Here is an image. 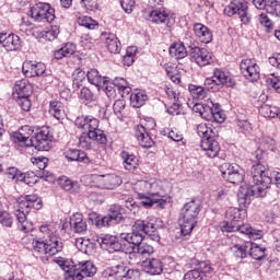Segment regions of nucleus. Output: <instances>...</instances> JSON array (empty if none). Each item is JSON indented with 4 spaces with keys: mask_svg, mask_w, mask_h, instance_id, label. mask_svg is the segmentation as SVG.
I'll return each instance as SVG.
<instances>
[{
    "mask_svg": "<svg viewBox=\"0 0 280 280\" xmlns=\"http://www.w3.org/2000/svg\"><path fill=\"white\" fill-rule=\"evenodd\" d=\"M252 177L254 185L241 188L237 192V201L241 207L250 205L252 198H264L267 194V189L272 185V173L268 165L256 163L252 167Z\"/></svg>",
    "mask_w": 280,
    "mask_h": 280,
    "instance_id": "obj_1",
    "label": "nucleus"
},
{
    "mask_svg": "<svg viewBox=\"0 0 280 280\" xmlns=\"http://www.w3.org/2000/svg\"><path fill=\"white\" fill-rule=\"evenodd\" d=\"M52 261L63 270L66 280H82L86 277H94L97 272V267L91 260L75 265L69 259L57 257Z\"/></svg>",
    "mask_w": 280,
    "mask_h": 280,
    "instance_id": "obj_2",
    "label": "nucleus"
},
{
    "mask_svg": "<svg viewBox=\"0 0 280 280\" xmlns=\"http://www.w3.org/2000/svg\"><path fill=\"white\" fill-rule=\"evenodd\" d=\"M145 235H149L153 242H159V240H161V236L156 234V226L154 223L137 220L132 225L131 233H121L120 237L121 240H125V242H128V244L139 246L143 244Z\"/></svg>",
    "mask_w": 280,
    "mask_h": 280,
    "instance_id": "obj_3",
    "label": "nucleus"
},
{
    "mask_svg": "<svg viewBox=\"0 0 280 280\" xmlns=\"http://www.w3.org/2000/svg\"><path fill=\"white\" fill-rule=\"evenodd\" d=\"M133 191L142 198H165V194L170 191V183L156 178L140 180L133 186Z\"/></svg>",
    "mask_w": 280,
    "mask_h": 280,
    "instance_id": "obj_4",
    "label": "nucleus"
},
{
    "mask_svg": "<svg viewBox=\"0 0 280 280\" xmlns=\"http://www.w3.org/2000/svg\"><path fill=\"white\" fill-rule=\"evenodd\" d=\"M149 21L153 25H163L160 28L162 36H171L174 32L176 21L172 18L170 10L165 7H153L149 13Z\"/></svg>",
    "mask_w": 280,
    "mask_h": 280,
    "instance_id": "obj_5",
    "label": "nucleus"
},
{
    "mask_svg": "<svg viewBox=\"0 0 280 280\" xmlns=\"http://www.w3.org/2000/svg\"><path fill=\"white\" fill-rule=\"evenodd\" d=\"M221 231L223 233H242L248 237V240H261L264 237V231L253 228L248 223L236 224L235 221L222 222Z\"/></svg>",
    "mask_w": 280,
    "mask_h": 280,
    "instance_id": "obj_6",
    "label": "nucleus"
},
{
    "mask_svg": "<svg viewBox=\"0 0 280 280\" xmlns=\"http://www.w3.org/2000/svg\"><path fill=\"white\" fill-rule=\"evenodd\" d=\"M32 209L40 211L43 209V199L38 195H26L18 199V209L15 210V218L25 220V214L30 213Z\"/></svg>",
    "mask_w": 280,
    "mask_h": 280,
    "instance_id": "obj_7",
    "label": "nucleus"
},
{
    "mask_svg": "<svg viewBox=\"0 0 280 280\" xmlns=\"http://www.w3.org/2000/svg\"><path fill=\"white\" fill-rule=\"evenodd\" d=\"M32 250L37 257L42 259V261H49V257H54V255H58V253H62L60 246H56L49 241H40L38 238H33Z\"/></svg>",
    "mask_w": 280,
    "mask_h": 280,
    "instance_id": "obj_8",
    "label": "nucleus"
},
{
    "mask_svg": "<svg viewBox=\"0 0 280 280\" xmlns=\"http://www.w3.org/2000/svg\"><path fill=\"white\" fill-rule=\"evenodd\" d=\"M74 126L83 132L90 133L91 137L94 135L106 136L104 130L100 129V119L92 115H81L74 120Z\"/></svg>",
    "mask_w": 280,
    "mask_h": 280,
    "instance_id": "obj_9",
    "label": "nucleus"
},
{
    "mask_svg": "<svg viewBox=\"0 0 280 280\" xmlns=\"http://www.w3.org/2000/svg\"><path fill=\"white\" fill-rule=\"evenodd\" d=\"M31 16L34 21L54 23L56 21V9L47 2H38L31 8Z\"/></svg>",
    "mask_w": 280,
    "mask_h": 280,
    "instance_id": "obj_10",
    "label": "nucleus"
},
{
    "mask_svg": "<svg viewBox=\"0 0 280 280\" xmlns=\"http://www.w3.org/2000/svg\"><path fill=\"white\" fill-rule=\"evenodd\" d=\"M223 14H225V16H235V14H238L243 25H248V23H250L248 3L244 0H232L230 4L224 8Z\"/></svg>",
    "mask_w": 280,
    "mask_h": 280,
    "instance_id": "obj_11",
    "label": "nucleus"
},
{
    "mask_svg": "<svg viewBox=\"0 0 280 280\" xmlns=\"http://www.w3.org/2000/svg\"><path fill=\"white\" fill-rule=\"evenodd\" d=\"M220 172L222 177L228 180V183H232L233 185H240V183L244 182V173L242 168L237 165H233L231 163H223L220 167Z\"/></svg>",
    "mask_w": 280,
    "mask_h": 280,
    "instance_id": "obj_12",
    "label": "nucleus"
},
{
    "mask_svg": "<svg viewBox=\"0 0 280 280\" xmlns=\"http://www.w3.org/2000/svg\"><path fill=\"white\" fill-rule=\"evenodd\" d=\"M34 135V128L28 125L22 126L16 132H13L11 139L13 143H18L22 148H32L34 145V140L32 136Z\"/></svg>",
    "mask_w": 280,
    "mask_h": 280,
    "instance_id": "obj_13",
    "label": "nucleus"
},
{
    "mask_svg": "<svg viewBox=\"0 0 280 280\" xmlns=\"http://www.w3.org/2000/svg\"><path fill=\"white\" fill-rule=\"evenodd\" d=\"M241 73L250 82L259 80V65L255 59H243L240 65Z\"/></svg>",
    "mask_w": 280,
    "mask_h": 280,
    "instance_id": "obj_14",
    "label": "nucleus"
},
{
    "mask_svg": "<svg viewBox=\"0 0 280 280\" xmlns=\"http://www.w3.org/2000/svg\"><path fill=\"white\" fill-rule=\"evenodd\" d=\"M33 147L38 152H49L51 150V137L49 136V128L43 127L35 136V143Z\"/></svg>",
    "mask_w": 280,
    "mask_h": 280,
    "instance_id": "obj_15",
    "label": "nucleus"
},
{
    "mask_svg": "<svg viewBox=\"0 0 280 280\" xmlns=\"http://www.w3.org/2000/svg\"><path fill=\"white\" fill-rule=\"evenodd\" d=\"M190 58L198 67L213 65V55L207 48L195 47L190 51Z\"/></svg>",
    "mask_w": 280,
    "mask_h": 280,
    "instance_id": "obj_16",
    "label": "nucleus"
},
{
    "mask_svg": "<svg viewBox=\"0 0 280 280\" xmlns=\"http://www.w3.org/2000/svg\"><path fill=\"white\" fill-rule=\"evenodd\" d=\"M39 231L46 238V242H49L57 247L59 246V248L62 250L63 245L60 237H58V225L56 223L40 225Z\"/></svg>",
    "mask_w": 280,
    "mask_h": 280,
    "instance_id": "obj_17",
    "label": "nucleus"
},
{
    "mask_svg": "<svg viewBox=\"0 0 280 280\" xmlns=\"http://www.w3.org/2000/svg\"><path fill=\"white\" fill-rule=\"evenodd\" d=\"M47 67L43 62L24 61L22 65V72L25 78H40L45 75Z\"/></svg>",
    "mask_w": 280,
    "mask_h": 280,
    "instance_id": "obj_18",
    "label": "nucleus"
},
{
    "mask_svg": "<svg viewBox=\"0 0 280 280\" xmlns=\"http://www.w3.org/2000/svg\"><path fill=\"white\" fill-rule=\"evenodd\" d=\"M200 148L205 152L208 159H215L220 154V142L215 140V135L209 138H205L200 142Z\"/></svg>",
    "mask_w": 280,
    "mask_h": 280,
    "instance_id": "obj_19",
    "label": "nucleus"
},
{
    "mask_svg": "<svg viewBox=\"0 0 280 280\" xmlns=\"http://www.w3.org/2000/svg\"><path fill=\"white\" fill-rule=\"evenodd\" d=\"M96 242L103 250H108V253H119L122 248L121 243H119L117 237L113 235L105 234L103 236H97Z\"/></svg>",
    "mask_w": 280,
    "mask_h": 280,
    "instance_id": "obj_20",
    "label": "nucleus"
},
{
    "mask_svg": "<svg viewBox=\"0 0 280 280\" xmlns=\"http://www.w3.org/2000/svg\"><path fill=\"white\" fill-rule=\"evenodd\" d=\"M212 78L214 79L217 86H226L228 89H233L235 86V78L230 75L222 68H214L212 71Z\"/></svg>",
    "mask_w": 280,
    "mask_h": 280,
    "instance_id": "obj_21",
    "label": "nucleus"
},
{
    "mask_svg": "<svg viewBox=\"0 0 280 280\" xmlns=\"http://www.w3.org/2000/svg\"><path fill=\"white\" fill-rule=\"evenodd\" d=\"M200 211H202V203L196 199H191L184 205L182 209V217L190 220H198Z\"/></svg>",
    "mask_w": 280,
    "mask_h": 280,
    "instance_id": "obj_22",
    "label": "nucleus"
},
{
    "mask_svg": "<svg viewBox=\"0 0 280 280\" xmlns=\"http://www.w3.org/2000/svg\"><path fill=\"white\" fill-rule=\"evenodd\" d=\"M101 37L109 54H119V51H121V42L117 35L109 32H103Z\"/></svg>",
    "mask_w": 280,
    "mask_h": 280,
    "instance_id": "obj_23",
    "label": "nucleus"
},
{
    "mask_svg": "<svg viewBox=\"0 0 280 280\" xmlns=\"http://www.w3.org/2000/svg\"><path fill=\"white\" fill-rule=\"evenodd\" d=\"M192 32L199 43H203V45H209L213 40V32L202 23L194 24Z\"/></svg>",
    "mask_w": 280,
    "mask_h": 280,
    "instance_id": "obj_24",
    "label": "nucleus"
},
{
    "mask_svg": "<svg viewBox=\"0 0 280 280\" xmlns=\"http://www.w3.org/2000/svg\"><path fill=\"white\" fill-rule=\"evenodd\" d=\"M141 268L147 275L156 276L163 273V261L159 258H147L141 262Z\"/></svg>",
    "mask_w": 280,
    "mask_h": 280,
    "instance_id": "obj_25",
    "label": "nucleus"
},
{
    "mask_svg": "<svg viewBox=\"0 0 280 280\" xmlns=\"http://www.w3.org/2000/svg\"><path fill=\"white\" fill-rule=\"evenodd\" d=\"M93 141H96V143L105 144L107 138L106 136H100L97 133L91 136V133L83 132L79 138V145L83 150H91L93 148Z\"/></svg>",
    "mask_w": 280,
    "mask_h": 280,
    "instance_id": "obj_26",
    "label": "nucleus"
},
{
    "mask_svg": "<svg viewBox=\"0 0 280 280\" xmlns=\"http://www.w3.org/2000/svg\"><path fill=\"white\" fill-rule=\"evenodd\" d=\"M0 45L4 47L7 51H18V49H21V37L13 33H4Z\"/></svg>",
    "mask_w": 280,
    "mask_h": 280,
    "instance_id": "obj_27",
    "label": "nucleus"
},
{
    "mask_svg": "<svg viewBox=\"0 0 280 280\" xmlns=\"http://www.w3.org/2000/svg\"><path fill=\"white\" fill-rule=\"evenodd\" d=\"M120 159L122 161L124 168L127 172H136L139 168V158H137L135 153L121 151Z\"/></svg>",
    "mask_w": 280,
    "mask_h": 280,
    "instance_id": "obj_28",
    "label": "nucleus"
},
{
    "mask_svg": "<svg viewBox=\"0 0 280 280\" xmlns=\"http://www.w3.org/2000/svg\"><path fill=\"white\" fill-rule=\"evenodd\" d=\"M77 49L78 46L74 43H65L61 48L55 50L54 58L56 60H62V58H71V56L75 54Z\"/></svg>",
    "mask_w": 280,
    "mask_h": 280,
    "instance_id": "obj_29",
    "label": "nucleus"
},
{
    "mask_svg": "<svg viewBox=\"0 0 280 280\" xmlns=\"http://www.w3.org/2000/svg\"><path fill=\"white\" fill-rule=\"evenodd\" d=\"M65 158L67 161H78V163H84L89 165L91 163V159L84 151H80L78 149H69L65 152Z\"/></svg>",
    "mask_w": 280,
    "mask_h": 280,
    "instance_id": "obj_30",
    "label": "nucleus"
},
{
    "mask_svg": "<svg viewBox=\"0 0 280 280\" xmlns=\"http://www.w3.org/2000/svg\"><path fill=\"white\" fill-rule=\"evenodd\" d=\"M121 183V177L116 174L102 175L100 178V184L104 189H117Z\"/></svg>",
    "mask_w": 280,
    "mask_h": 280,
    "instance_id": "obj_31",
    "label": "nucleus"
},
{
    "mask_svg": "<svg viewBox=\"0 0 280 280\" xmlns=\"http://www.w3.org/2000/svg\"><path fill=\"white\" fill-rule=\"evenodd\" d=\"M70 226L74 233H86V221H84V215L82 213L75 212L70 218Z\"/></svg>",
    "mask_w": 280,
    "mask_h": 280,
    "instance_id": "obj_32",
    "label": "nucleus"
},
{
    "mask_svg": "<svg viewBox=\"0 0 280 280\" xmlns=\"http://www.w3.org/2000/svg\"><path fill=\"white\" fill-rule=\"evenodd\" d=\"M14 95H18V97H30L32 95V83L25 79L16 81L14 84Z\"/></svg>",
    "mask_w": 280,
    "mask_h": 280,
    "instance_id": "obj_33",
    "label": "nucleus"
},
{
    "mask_svg": "<svg viewBox=\"0 0 280 280\" xmlns=\"http://www.w3.org/2000/svg\"><path fill=\"white\" fill-rule=\"evenodd\" d=\"M49 115L55 119H65V104L58 100H52L49 102Z\"/></svg>",
    "mask_w": 280,
    "mask_h": 280,
    "instance_id": "obj_34",
    "label": "nucleus"
},
{
    "mask_svg": "<svg viewBox=\"0 0 280 280\" xmlns=\"http://www.w3.org/2000/svg\"><path fill=\"white\" fill-rule=\"evenodd\" d=\"M58 185L65 191H70V194H80V184L78 182L71 180L67 176L59 177Z\"/></svg>",
    "mask_w": 280,
    "mask_h": 280,
    "instance_id": "obj_35",
    "label": "nucleus"
},
{
    "mask_svg": "<svg viewBox=\"0 0 280 280\" xmlns=\"http://www.w3.org/2000/svg\"><path fill=\"white\" fill-rule=\"evenodd\" d=\"M168 51L173 58H176V60L187 58V47H185L183 42H175L173 45H171Z\"/></svg>",
    "mask_w": 280,
    "mask_h": 280,
    "instance_id": "obj_36",
    "label": "nucleus"
},
{
    "mask_svg": "<svg viewBox=\"0 0 280 280\" xmlns=\"http://www.w3.org/2000/svg\"><path fill=\"white\" fill-rule=\"evenodd\" d=\"M196 224H198V220L182 217L179 224L182 235H184V237H187V235H191L194 229H196Z\"/></svg>",
    "mask_w": 280,
    "mask_h": 280,
    "instance_id": "obj_37",
    "label": "nucleus"
},
{
    "mask_svg": "<svg viewBox=\"0 0 280 280\" xmlns=\"http://www.w3.org/2000/svg\"><path fill=\"white\" fill-rule=\"evenodd\" d=\"M148 102V94L144 91L136 90L130 95V104L133 108H141Z\"/></svg>",
    "mask_w": 280,
    "mask_h": 280,
    "instance_id": "obj_38",
    "label": "nucleus"
},
{
    "mask_svg": "<svg viewBox=\"0 0 280 280\" xmlns=\"http://www.w3.org/2000/svg\"><path fill=\"white\" fill-rule=\"evenodd\" d=\"M136 138L141 148H152L154 140L150 137V132L143 131V129H136Z\"/></svg>",
    "mask_w": 280,
    "mask_h": 280,
    "instance_id": "obj_39",
    "label": "nucleus"
},
{
    "mask_svg": "<svg viewBox=\"0 0 280 280\" xmlns=\"http://www.w3.org/2000/svg\"><path fill=\"white\" fill-rule=\"evenodd\" d=\"M60 36V25H51L50 28L44 30L39 33V37L48 43H54Z\"/></svg>",
    "mask_w": 280,
    "mask_h": 280,
    "instance_id": "obj_40",
    "label": "nucleus"
},
{
    "mask_svg": "<svg viewBox=\"0 0 280 280\" xmlns=\"http://www.w3.org/2000/svg\"><path fill=\"white\" fill-rule=\"evenodd\" d=\"M89 220H91V222H93L97 229H103V226H110L113 224V221L108 214L105 217H100L97 213L93 212L89 214Z\"/></svg>",
    "mask_w": 280,
    "mask_h": 280,
    "instance_id": "obj_41",
    "label": "nucleus"
},
{
    "mask_svg": "<svg viewBox=\"0 0 280 280\" xmlns=\"http://www.w3.org/2000/svg\"><path fill=\"white\" fill-rule=\"evenodd\" d=\"M113 83L114 86L117 89L119 95H121L122 97H126V95H130V91H132V89L130 88L126 79L118 77L113 80Z\"/></svg>",
    "mask_w": 280,
    "mask_h": 280,
    "instance_id": "obj_42",
    "label": "nucleus"
},
{
    "mask_svg": "<svg viewBox=\"0 0 280 280\" xmlns=\"http://www.w3.org/2000/svg\"><path fill=\"white\" fill-rule=\"evenodd\" d=\"M78 25L85 27V30H97L100 23H97L93 18L88 15H81L77 20Z\"/></svg>",
    "mask_w": 280,
    "mask_h": 280,
    "instance_id": "obj_43",
    "label": "nucleus"
},
{
    "mask_svg": "<svg viewBox=\"0 0 280 280\" xmlns=\"http://www.w3.org/2000/svg\"><path fill=\"white\" fill-rule=\"evenodd\" d=\"M231 253L237 259H246V257L248 256V245L246 243L244 244L236 243L231 247Z\"/></svg>",
    "mask_w": 280,
    "mask_h": 280,
    "instance_id": "obj_44",
    "label": "nucleus"
},
{
    "mask_svg": "<svg viewBox=\"0 0 280 280\" xmlns=\"http://www.w3.org/2000/svg\"><path fill=\"white\" fill-rule=\"evenodd\" d=\"M86 78L90 84H93L94 86H102L104 80L106 79V77H102V74H100V71H97V69L89 70L86 73Z\"/></svg>",
    "mask_w": 280,
    "mask_h": 280,
    "instance_id": "obj_45",
    "label": "nucleus"
},
{
    "mask_svg": "<svg viewBox=\"0 0 280 280\" xmlns=\"http://www.w3.org/2000/svg\"><path fill=\"white\" fill-rule=\"evenodd\" d=\"M188 91L194 100H205L207 97V89L201 85L189 84Z\"/></svg>",
    "mask_w": 280,
    "mask_h": 280,
    "instance_id": "obj_46",
    "label": "nucleus"
},
{
    "mask_svg": "<svg viewBox=\"0 0 280 280\" xmlns=\"http://www.w3.org/2000/svg\"><path fill=\"white\" fill-rule=\"evenodd\" d=\"M84 80H86V72H84L82 68H77L72 73V86L74 89H80L84 83Z\"/></svg>",
    "mask_w": 280,
    "mask_h": 280,
    "instance_id": "obj_47",
    "label": "nucleus"
},
{
    "mask_svg": "<svg viewBox=\"0 0 280 280\" xmlns=\"http://www.w3.org/2000/svg\"><path fill=\"white\" fill-rule=\"evenodd\" d=\"M164 69L166 71L167 78H170L171 81L174 82V84H180V72L176 67L170 63L164 65Z\"/></svg>",
    "mask_w": 280,
    "mask_h": 280,
    "instance_id": "obj_48",
    "label": "nucleus"
},
{
    "mask_svg": "<svg viewBox=\"0 0 280 280\" xmlns=\"http://www.w3.org/2000/svg\"><path fill=\"white\" fill-rule=\"evenodd\" d=\"M262 10H266L268 14H272L273 16H280V1L266 0L265 7Z\"/></svg>",
    "mask_w": 280,
    "mask_h": 280,
    "instance_id": "obj_49",
    "label": "nucleus"
},
{
    "mask_svg": "<svg viewBox=\"0 0 280 280\" xmlns=\"http://www.w3.org/2000/svg\"><path fill=\"white\" fill-rule=\"evenodd\" d=\"M249 255L253 259L261 261V259L266 257V247H261L255 243H252L249 248Z\"/></svg>",
    "mask_w": 280,
    "mask_h": 280,
    "instance_id": "obj_50",
    "label": "nucleus"
},
{
    "mask_svg": "<svg viewBox=\"0 0 280 280\" xmlns=\"http://www.w3.org/2000/svg\"><path fill=\"white\" fill-rule=\"evenodd\" d=\"M108 215L112 222H124V208H121V206L114 205L109 208Z\"/></svg>",
    "mask_w": 280,
    "mask_h": 280,
    "instance_id": "obj_51",
    "label": "nucleus"
},
{
    "mask_svg": "<svg viewBox=\"0 0 280 280\" xmlns=\"http://www.w3.org/2000/svg\"><path fill=\"white\" fill-rule=\"evenodd\" d=\"M127 269H128V267L126 265L120 264V265H116L113 267H108L107 271L109 273V277H117V279L124 280Z\"/></svg>",
    "mask_w": 280,
    "mask_h": 280,
    "instance_id": "obj_52",
    "label": "nucleus"
},
{
    "mask_svg": "<svg viewBox=\"0 0 280 280\" xmlns=\"http://www.w3.org/2000/svg\"><path fill=\"white\" fill-rule=\"evenodd\" d=\"M31 163H33L34 167H37L42 173V176H45V170L47 165H49V159L45 156H33L31 158Z\"/></svg>",
    "mask_w": 280,
    "mask_h": 280,
    "instance_id": "obj_53",
    "label": "nucleus"
},
{
    "mask_svg": "<svg viewBox=\"0 0 280 280\" xmlns=\"http://www.w3.org/2000/svg\"><path fill=\"white\" fill-rule=\"evenodd\" d=\"M258 23L261 27H265V32H267V34H270V32L275 30V23H272V20L267 13H260L258 15Z\"/></svg>",
    "mask_w": 280,
    "mask_h": 280,
    "instance_id": "obj_54",
    "label": "nucleus"
},
{
    "mask_svg": "<svg viewBox=\"0 0 280 280\" xmlns=\"http://www.w3.org/2000/svg\"><path fill=\"white\" fill-rule=\"evenodd\" d=\"M135 56H137V47H128L125 56L122 57V65L125 67H132V65H135Z\"/></svg>",
    "mask_w": 280,
    "mask_h": 280,
    "instance_id": "obj_55",
    "label": "nucleus"
},
{
    "mask_svg": "<svg viewBox=\"0 0 280 280\" xmlns=\"http://www.w3.org/2000/svg\"><path fill=\"white\" fill-rule=\"evenodd\" d=\"M215 108V104L211 100H207L206 104H203V109L201 110L202 119L206 121H211V117L213 115V109Z\"/></svg>",
    "mask_w": 280,
    "mask_h": 280,
    "instance_id": "obj_56",
    "label": "nucleus"
},
{
    "mask_svg": "<svg viewBox=\"0 0 280 280\" xmlns=\"http://www.w3.org/2000/svg\"><path fill=\"white\" fill-rule=\"evenodd\" d=\"M241 209L240 208H230L229 211H228V215L229 218L232 220V222H240V220H242V215L244 213H246V207H243L242 205H240Z\"/></svg>",
    "mask_w": 280,
    "mask_h": 280,
    "instance_id": "obj_57",
    "label": "nucleus"
},
{
    "mask_svg": "<svg viewBox=\"0 0 280 280\" xmlns=\"http://www.w3.org/2000/svg\"><path fill=\"white\" fill-rule=\"evenodd\" d=\"M226 120V114L220 107V104H214V109L212 110L211 121H215L217 124H224Z\"/></svg>",
    "mask_w": 280,
    "mask_h": 280,
    "instance_id": "obj_58",
    "label": "nucleus"
},
{
    "mask_svg": "<svg viewBox=\"0 0 280 280\" xmlns=\"http://www.w3.org/2000/svg\"><path fill=\"white\" fill-rule=\"evenodd\" d=\"M136 255H138V257H150V255H154V247L150 244L141 243L137 247Z\"/></svg>",
    "mask_w": 280,
    "mask_h": 280,
    "instance_id": "obj_59",
    "label": "nucleus"
},
{
    "mask_svg": "<svg viewBox=\"0 0 280 280\" xmlns=\"http://www.w3.org/2000/svg\"><path fill=\"white\" fill-rule=\"evenodd\" d=\"M197 135H199L202 139H209V137H213L215 135V131L207 124L201 122L197 126Z\"/></svg>",
    "mask_w": 280,
    "mask_h": 280,
    "instance_id": "obj_60",
    "label": "nucleus"
},
{
    "mask_svg": "<svg viewBox=\"0 0 280 280\" xmlns=\"http://www.w3.org/2000/svg\"><path fill=\"white\" fill-rule=\"evenodd\" d=\"M103 89L109 100H115V97H117V90L113 81L110 82L105 79L103 82Z\"/></svg>",
    "mask_w": 280,
    "mask_h": 280,
    "instance_id": "obj_61",
    "label": "nucleus"
},
{
    "mask_svg": "<svg viewBox=\"0 0 280 280\" xmlns=\"http://www.w3.org/2000/svg\"><path fill=\"white\" fill-rule=\"evenodd\" d=\"M156 128V121L153 118H148L141 121V124L137 125L136 130L142 129L143 132H150Z\"/></svg>",
    "mask_w": 280,
    "mask_h": 280,
    "instance_id": "obj_62",
    "label": "nucleus"
},
{
    "mask_svg": "<svg viewBox=\"0 0 280 280\" xmlns=\"http://www.w3.org/2000/svg\"><path fill=\"white\" fill-rule=\"evenodd\" d=\"M113 110L117 117H124V110H126V101L117 100L113 105Z\"/></svg>",
    "mask_w": 280,
    "mask_h": 280,
    "instance_id": "obj_63",
    "label": "nucleus"
},
{
    "mask_svg": "<svg viewBox=\"0 0 280 280\" xmlns=\"http://www.w3.org/2000/svg\"><path fill=\"white\" fill-rule=\"evenodd\" d=\"M267 85L269 86V89H273V91H276V93H280V77L271 74L267 79Z\"/></svg>",
    "mask_w": 280,
    "mask_h": 280,
    "instance_id": "obj_64",
    "label": "nucleus"
}]
</instances>
